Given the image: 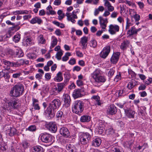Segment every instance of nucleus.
Returning a JSON list of instances; mask_svg holds the SVG:
<instances>
[{
	"instance_id": "nucleus-1",
	"label": "nucleus",
	"mask_w": 152,
	"mask_h": 152,
	"mask_svg": "<svg viewBox=\"0 0 152 152\" xmlns=\"http://www.w3.org/2000/svg\"><path fill=\"white\" fill-rule=\"evenodd\" d=\"M18 107L17 101L11 99L7 102L2 104L0 110L2 113L10 116L12 113L13 110L17 109Z\"/></svg>"
},
{
	"instance_id": "nucleus-2",
	"label": "nucleus",
	"mask_w": 152,
	"mask_h": 152,
	"mask_svg": "<svg viewBox=\"0 0 152 152\" xmlns=\"http://www.w3.org/2000/svg\"><path fill=\"white\" fill-rule=\"evenodd\" d=\"M24 91V86L20 83H18L11 88L9 95L12 97H19L22 95Z\"/></svg>"
},
{
	"instance_id": "nucleus-3",
	"label": "nucleus",
	"mask_w": 152,
	"mask_h": 152,
	"mask_svg": "<svg viewBox=\"0 0 152 152\" xmlns=\"http://www.w3.org/2000/svg\"><path fill=\"white\" fill-rule=\"evenodd\" d=\"M84 103L81 100H77L73 103L72 107V112L80 115L84 110Z\"/></svg>"
},
{
	"instance_id": "nucleus-4",
	"label": "nucleus",
	"mask_w": 152,
	"mask_h": 152,
	"mask_svg": "<svg viewBox=\"0 0 152 152\" xmlns=\"http://www.w3.org/2000/svg\"><path fill=\"white\" fill-rule=\"evenodd\" d=\"M101 71L98 69L95 70L91 74V76L94 80L96 83H104L106 80L105 77L101 75Z\"/></svg>"
},
{
	"instance_id": "nucleus-5",
	"label": "nucleus",
	"mask_w": 152,
	"mask_h": 152,
	"mask_svg": "<svg viewBox=\"0 0 152 152\" xmlns=\"http://www.w3.org/2000/svg\"><path fill=\"white\" fill-rule=\"evenodd\" d=\"M81 143L83 145H86L90 142L91 138L90 134L88 132H83L79 136Z\"/></svg>"
},
{
	"instance_id": "nucleus-6",
	"label": "nucleus",
	"mask_w": 152,
	"mask_h": 152,
	"mask_svg": "<svg viewBox=\"0 0 152 152\" xmlns=\"http://www.w3.org/2000/svg\"><path fill=\"white\" fill-rule=\"evenodd\" d=\"M40 136L41 141L45 143L51 142L53 139L52 136L51 134L47 132L41 133Z\"/></svg>"
},
{
	"instance_id": "nucleus-7",
	"label": "nucleus",
	"mask_w": 152,
	"mask_h": 152,
	"mask_svg": "<svg viewBox=\"0 0 152 152\" xmlns=\"http://www.w3.org/2000/svg\"><path fill=\"white\" fill-rule=\"evenodd\" d=\"M47 129L52 133H56L57 129V126L56 123L54 122H50L46 123L45 125Z\"/></svg>"
},
{
	"instance_id": "nucleus-8",
	"label": "nucleus",
	"mask_w": 152,
	"mask_h": 152,
	"mask_svg": "<svg viewBox=\"0 0 152 152\" xmlns=\"http://www.w3.org/2000/svg\"><path fill=\"white\" fill-rule=\"evenodd\" d=\"M110 51V47L109 45H107L104 47L100 53V57L103 58L105 59L109 55Z\"/></svg>"
},
{
	"instance_id": "nucleus-9",
	"label": "nucleus",
	"mask_w": 152,
	"mask_h": 152,
	"mask_svg": "<svg viewBox=\"0 0 152 152\" xmlns=\"http://www.w3.org/2000/svg\"><path fill=\"white\" fill-rule=\"evenodd\" d=\"M56 111L55 109H53V108L49 105L45 111L44 114L45 115L49 116L50 118H53L55 115Z\"/></svg>"
},
{
	"instance_id": "nucleus-10",
	"label": "nucleus",
	"mask_w": 152,
	"mask_h": 152,
	"mask_svg": "<svg viewBox=\"0 0 152 152\" xmlns=\"http://www.w3.org/2000/svg\"><path fill=\"white\" fill-rule=\"evenodd\" d=\"M116 107L114 104L109 106L106 110V113L108 115H113L115 114L117 112Z\"/></svg>"
},
{
	"instance_id": "nucleus-11",
	"label": "nucleus",
	"mask_w": 152,
	"mask_h": 152,
	"mask_svg": "<svg viewBox=\"0 0 152 152\" xmlns=\"http://www.w3.org/2000/svg\"><path fill=\"white\" fill-rule=\"evenodd\" d=\"M119 30V27L117 25L111 24L109 26L108 31L112 35L115 34Z\"/></svg>"
},
{
	"instance_id": "nucleus-12",
	"label": "nucleus",
	"mask_w": 152,
	"mask_h": 152,
	"mask_svg": "<svg viewBox=\"0 0 152 152\" xmlns=\"http://www.w3.org/2000/svg\"><path fill=\"white\" fill-rule=\"evenodd\" d=\"M120 53L119 52L114 53L110 59L111 64H116L118 61Z\"/></svg>"
},
{
	"instance_id": "nucleus-13",
	"label": "nucleus",
	"mask_w": 152,
	"mask_h": 152,
	"mask_svg": "<svg viewBox=\"0 0 152 152\" xmlns=\"http://www.w3.org/2000/svg\"><path fill=\"white\" fill-rule=\"evenodd\" d=\"M64 106L67 108L70 106L71 104V99L70 96L68 94H64L63 95Z\"/></svg>"
},
{
	"instance_id": "nucleus-14",
	"label": "nucleus",
	"mask_w": 152,
	"mask_h": 152,
	"mask_svg": "<svg viewBox=\"0 0 152 152\" xmlns=\"http://www.w3.org/2000/svg\"><path fill=\"white\" fill-rule=\"evenodd\" d=\"M60 133L64 137L67 138L70 136V133L68 129L65 127L61 128L59 130Z\"/></svg>"
},
{
	"instance_id": "nucleus-15",
	"label": "nucleus",
	"mask_w": 152,
	"mask_h": 152,
	"mask_svg": "<svg viewBox=\"0 0 152 152\" xmlns=\"http://www.w3.org/2000/svg\"><path fill=\"white\" fill-rule=\"evenodd\" d=\"M127 37H133L137 35L136 28L134 26L132 27L127 31Z\"/></svg>"
},
{
	"instance_id": "nucleus-16",
	"label": "nucleus",
	"mask_w": 152,
	"mask_h": 152,
	"mask_svg": "<svg viewBox=\"0 0 152 152\" xmlns=\"http://www.w3.org/2000/svg\"><path fill=\"white\" fill-rule=\"evenodd\" d=\"M60 100L58 99H55L53 100L49 105L56 110L61 105Z\"/></svg>"
},
{
	"instance_id": "nucleus-17",
	"label": "nucleus",
	"mask_w": 152,
	"mask_h": 152,
	"mask_svg": "<svg viewBox=\"0 0 152 152\" xmlns=\"http://www.w3.org/2000/svg\"><path fill=\"white\" fill-rule=\"evenodd\" d=\"M88 41V37L86 36H84L81 38L80 41V43L81 44L80 45L82 47V48L83 49H86L87 47Z\"/></svg>"
},
{
	"instance_id": "nucleus-18",
	"label": "nucleus",
	"mask_w": 152,
	"mask_h": 152,
	"mask_svg": "<svg viewBox=\"0 0 152 152\" xmlns=\"http://www.w3.org/2000/svg\"><path fill=\"white\" fill-rule=\"evenodd\" d=\"M99 24L102 29L105 30L107 27V24L108 23L107 19H104L102 16L99 17Z\"/></svg>"
},
{
	"instance_id": "nucleus-19",
	"label": "nucleus",
	"mask_w": 152,
	"mask_h": 152,
	"mask_svg": "<svg viewBox=\"0 0 152 152\" xmlns=\"http://www.w3.org/2000/svg\"><path fill=\"white\" fill-rule=\"evenodd\" d=\"M91 99L94 102L95 105L101 106L102 104L100 101V98L98 95L93 96Z\"/></svg>"
},
{
	"instance_id": "nucleus-20",
	"label": "nucleus",
	"mask_w": 152,
	"mask_h": 152,
	"mask_svg": "<svg viewBox=\"0 0 152 152\" xmlns=\"http://www.w3.org/2000/svg\"><path fill=\"white\" fill-rule=\"evenodd\" d=\"M101 142L102 140L100 138L95 137L93 138L92 142V145L95 147H98L100 145Z\"/></svg>"
},
{
	"instance_id": "nucleus-21",
	"label": "nucleus",
	"mask_w": 152,
	"mask_h": 152,
	"mask_svg": "<svg viewBox=\"0 0 152 152\" xmlns=\"http://www.w3.org/2000/svg\"><path fill=\"white\" fill-rule=\"evenodd\" d=\"M23 44L26 46H30L34 44V43L32 42V38L29 37H27L24 39L23 41Z\"/></svg>"
},
{
	"instance_id": "nucleus-22",
	"label": "nucleus",
	"mask_w": 152,
	"mask_h": 152,
	"mask_svg": "<svg viewBox=\"0 0 152 152\" xmlns=\"http://www.w3.org/2000/svg\"><path fill=\"white\" fill-rule=\"evenodd\" d=\"M82 96L81 89H76L74 91L72 94V96L75 99L81 97Z\"/></svg>"
},
{
	"instance_id": "nucleus-23",
	"label": "nucleus",
	"mask_w": 152,
	"mask_h": 152,
	"mask_svg": "<svg viewBox=\"0 0 152 152\" xmlns=\"http://www.w3.org/2000/svg\"><path fill=\"white\" fill-rule=\"evenodd\" d=\"M15 57L20 58L23 56L24 54L21 49L19 47H15Z\"/></svg>"
},
{
	"instance_id": "nucleus-24",
	"label": "nucleus",
	"mask_w": 152,
	"mask_h": 152,
	"mask_svg": "<svg viewBox=\"0 0 152 152\" xmlns=\"http://www.w3.org/2000/svg\"><path fill=\"white\" fill-rule=\"evenodd\" d=\"M66 149L68 152H77V149L75 146L72 144H67L66 146Z\"/></svg>"
},
{
	"instance_id": "nucleus-25",
	"label": "nucleus",
	"mask_w": 152,
	"mask_h": 152,
	"mask_svg": "<svg viewBox=\"0 0 152 152\" xmlns=\"http://www.w3.org/2000/svg\"><path fill=\"white\" fill-rule=\"evenodd\" d=\"M138 84V82L132 79L128 82L127 87L129 90H131L135 86Z\"/></svg>"
},
{
	"instance_id": "nucleus-26",
	"label": "nucleus",
	"mask_w": 152,
	"mask_h": 152,
	"mask_svg": "<svg viewBox=\"0 0 152 152\" xmlns=\"http://www.w3.org/2000/svg\"><path fill=\"white\" fill-rule=\"evenodd\" d=\"M104 5L107 7L108 11L110 12L113 11L114 8V7L112 6L111 4L107 0H104Z\"/></svg>"
},
{
	"instance_id": "nucleus-27",
	"label": "nucleus",
	"mask_w": 152,
	"mask_h": 152,
	"mask_svg": "<svg viewBox=\"0 0 152 152\" xmlns=\"http://www.w3.org/2000/svg\"><path fill=\"white\" fill-rule=\"evenodd\" d=\"M32 104L34 107V109L35 110H39L40 109L38 104L39 101L38 99L33 98L32 99Z\"/></svg>"
},
{
	"instance_id": "nucleus-28",
	"label": "nucleus",
	"mask_w": 152,
	"mask_h": 152,
	"mask_svg": "<svg viewBox=\"0 0 152 152\" xmlns=\"http://www.w3.org/2000/svg\"><path fill=\"white\" fill-rule=\"evenodd\" d=\"M63 77L62 75V73L61 72H59L53 78L54 80L57 82H59L63 80Z\"/></svg>"
},
{
	"instance_id": "nucleus-29",
	"label": "nucleus",
	"mask_w": 152,
	"mask_h": 152,
	"mask_svg": "<svg viewBox=\"0 0 152 152\" xmlns=\"http://www.w3.org/2000/svg\"><path fill=\"white\" fill-rule=\"evenodd\" d=\"M125 114L126 116L129 118H134L135 112L131 110H128L125 109Z\"/></svg>"
},
{
	"instance_id": "nucleus-30",
	"label": "nucleus",
	"mask_w": 152,
	"mask_h": 152,
	"mask_svg": "<svg viewBox=\"0 0 152 152\" xmlns=\"http://www.w3.org/2000/svg\"><path fill=\"white\" fill-rule=\"evenodd\" d=\"M31 11H28L26 10H16L13 12V14L15 15L27 14L29 13H31Z\"/></svg>"
},
{
	"instance_id": "nucleus-31",
	"label": "nucleus",
	"mask_w": 152,
	"mask_h": 152,
	"mask_svg": "<svg viewBox=\"0 0 152 152\" xmlns=\"http://www.w3.org/2000/svg\"><path fill=\"white\" fill-rule=\"evenodd\" d=\"M31 151L32 152H43V149L42 147L38 145L32 147Z\"/></svg>"
},
{
	"instance_id": "nucleus-32",
	"label": "nucleus",
	"mask_w": 152,
	"mask_h": 152,
	"mask_svg": "<svg viewBox=\"0 0 152 152\" xmlns=\"http://www.w3.org/2000/svg\"><path fill=\"white\" fill-rule=\"evenodd\" d=\"M42 22V20L41 19L38 17H35L33 18L30 21V22L32 24H34L37 23L39 24H40Z\"/></svg>"
},
{
	"instance_id": "nucleus-33",
	"label": "nucleus",
	"mask_w": 152,
	"mask_h": 152,
	"mask_svg": "<svg viewBox=\"0 0 152 152\" xmlns=\"http://www.w3.org/2000/svg\"><path fill=\"white\" fill-rule=\"evenodd\" d=\"M15 32L12 26L10 27L7 34H6V37L7 38H10L13 35Z\"/></svg>"
},
{
	"instance_id": "nucleus-34",
	"label": "nucleus",
	"mask_w": 152,
	"mask_h": 152,
	"mask_svg": "<svg viewBox=\"0 0 152 152\" xmlns=\"http://www.w3.org/2000/svg\"><path fill=\"white\" fill-rule=\"evenodd\" d=\"M22 75V72H19L17 73L13 74L12 75V77L13 78L17 79L18 78L20 80H23L24 78L23 77H21L20 76Z\"/></svg>"
},
{
	"instance_id": "nucleus-35",
	"label": "nucleus",
	"mask_w": 152,
	"mask_h": 152,
	"mask_svg": "<svg viewBox=\"0 0 152 152\" xmlns=\"http://www.w3.org/2000/svg\"><path fill=\"white\" fill-rule=\"evenodd\" d=\"M16 129L13 127H10V129L7 130V133L10 136H12L16 134Z\"/></svg>"
},
{
	"instance_id": "nucleus-36",
	"label": "nucleus",
	"mask_w": 152,
	"mask_h": 152,
	"mask_svg": "<svg viewBox=\"0 0 152 152\" xmlns=\"http://www.w3.org/2000/svg\"><path fill=\"white\" fill-rule=\"evenodd\" d=\"M90 119L91 117L89 116L85 115L81 116L80 120L82 122H88L90 121Z\"/></svg>"
},
{
	"instance_id": "nucleus-37",
	"label": "nucleus",
	"mask_w": 152,
	"mask_h": 152,
	"mask_svg": "<svg viewBox=\"0 0 152 152\" xmlns=\"http://www.w3.org/2000/svg\"><path fill=\"white\" fill-rule=\"evenodd\" d=\"M129 42L128 40L124 41L121 43L120 46V48L122 50H125L129 47Z\"/></svg>"
},
{
	"instance_id": "nucleus-38",
	"label": "nucleus",
	"mask_w": 152,
	"mask_h": 152,
	"mask_svg": "<svg viewBox=\"0 0 152 152\" xmlns=\"http://www.w3.org/2000/svg\"><path fill=\"white\" fill-rule=\"evenodd\" d=\"M105 132L107 135H112L114 133V130L113 128L108 126L106 127L105 130Z\"/></svg>"
},
{
	"instance_id": "nucleus-39",
	"label": "nucleus",
	"mask_w": 152,
	"mask_h": 152,
	"mask_svg": "<svg viewBox=\"0 0 152 152\" xmlns=\"http://www.w3.org/2000/svg\"><path fill=\"white\" fill-rule=\"evenodd\" d=\"M2 62L6 66H7L6 69L8 70L10 69V66H11L12 62L4 59H3Z\"/></svg>"
},
{
	"instance_id": "nucleus-40",
	"label": "nucleus",
	"mask_w": 152,
	"mask_h": 152,
	"mask_svg": "<svg viewBox=\"0 0 152 152\" xmlns=\"http://www.w3.org/2000/svg\"><path fill=\"white\" fill-rule=\"evenodd\" d=\"M38 41L39 43L42 44H45L46 43V41L42 35H40L37 38Z\"/></svg>"
},
{
	"instance_id": "nucleus-41",
	"label": "nucleus",
	"mask_w": 152,
	"mask_h": 152,
	"mask_svg": "<svg viewBox=\"0 0 152 152\" xmlns=\"http://www.w3.org/2000/svg\"><path fill=\"white\" fill-rule=\"evenodd\" d=\"M127 93L126 91V89L124 88L118 91V94L119 97H122L127 95Z\"/></svg>"
},
{
	"instance_id": "nucleus-42",
	"label": "nucleus",
	"mask_w": 152,
	"mask_h": 152,
	"mask_svg": "<svg viewBox=\"0 0 152 152\" xmlns=\"http://www.w3.org/2000/svg\"><path fill=\"white\" fill-rule=\"evenodd\" d=\"M58 92L59 93L63 90L65 86V84L64 83H58L57 84Z\"/></svg>"
},
{
	"instance_id": "nucleus-43",
	"label": "nucleus",
	"mask_w": 152,
	"mask_h": 152,
	"mask_svg": "<svg viewBox=\"0 0 152 152\" xmlns=\"http://www.w3.org/2000/svg\"><path fill=\"white\" fill-rule=\"evenodd\" d=\"M115 73V70L113 68L108 69L107 71V73L108 77L111 78L114 75Z\"/></svg>"
},
{
	"instance_id": "nucleus-44",
	"label": "nucleus",
	"mask_w": 152,
	"mask_h": 152,
	"mask_svg": "<svg viewBox=\"0 0 152 152\" xmlns=\"http://www.w3.org/2000/svg\"><path fill=\"white\" fill-rule=\"evenodd\" d=\"M20 66L23 65L24 64L28 65L29 64V61L26 59H21L18 60Z\"/></svg>"
},
{
	"instance_id": "nucleus-45",
	"label": "nucleus",
	"mask_w": 152,
	"mask_h": 152,
	"mask_svg": "<svg viewBox=\"0 0 152 152\" xmlns=\"http://www.w3.org/2000/svg\"><path fill=\"white\" fill-rule=\"evenodd\" d=\"M26 0H16L15 2V5L18 7L22 6L25 3Z\"/></svg>"
},
{
	"instance_id": "nucleus-46",
	"label": "nucleus",
	"mask_w": 152,
	"mask_h": 152,
	"mask_svg": "<svg viewBox=\"0 0 152 152\" xmlns=\"http://www.w3.org/2000/svg\"><path fill=\"white\" fill-rule=\"evenodd\" d=\"M57 42L58 41L57 39L55 37H54L51 42V45L50 47V49H52V48L54 47L56 45H57Z\"/></svg>"
},
{
	"instance_id": "nucleus-47",
	"label": "nucleus",
	"mask_w": 152,
	"mask_h": 152,
	"mask_svg": "<svg viewBox=\"0 0 152 152\" xmlns=\"http://www.w3.org/2000/svg\"><path fill=\"white\" fill-rule=\"evenodd\" d=\"M89 44L91 47L95 48L96 47L97 45V42L96 40L93 39L90 41Z\"/></svg>"
},
{
	"instance_id": "nucleus-48",
	"label": "nucleus",
	"mask_w": 152,
	"mask_h": 152,
	"mask_svg": "<svg viewBox=\"0 0 152 152\" xmlns=\"http://www.w3.org/2000/svg\"><path fill=\"white\" fill-rule=\"evenodd\" d=\"M20 39V35L19 34H16L13 38V41L15 42H18Z\"/></svg>"
},
{
	"instance_id": "nucleus-49",
	"label": "nucleus",
	"mask_w": 152,
	"mask_h": 152,
	"mask_svg": "<svg viewBox=\"0 0 152 152\" xmlns=\"http://www.w3.org/2000/svg\"><path fill=\"white\" fill-rule=\"evenodd\" d=\"M56 117L58 119H63L64 117V115L63 113L61 111H58L56 114Z\"/></svg>"
},
{
	"instance_id": "nucleus-50",
	"label": "nucleus",
	"mask_w": 152,
	"mask_h": 152,
	"mask_svg": "<svg viewBox=\"0 0 152 152\" xmlns=\"http://www.w3.org/2000/svg\"><path fill=\"white\" fill-rule=\"evenodd\" d=\"M53 23L54 24L56 25L57 26L61 28H64L65 27V26L64 24L60 23L58 22L54 21L53 22Z\"/></svg>"
},
{
	"instance_id": "nucleus-51",
	"label": "nucleus",
	"mask_w": 152,
	"mask_h": 152,
	"mask_svg": "<svg viewBox=\"0 0 152 152\" xmlns=\"http://www.w3.org/2000/svg\"><path fill=\"white\" fill-rule=\"evenodd\" d=\"M66 16L67 18V19L68 20L70 21L73 23H74L75 22L76 20L74 19V18H72V17H71L70 15V13L67 12L66 13Z\"/></svg>"
},
{
	"instance_id": "nucleus-52",
	"label": "nucleus",
	"mask_w": 152,
	"mask_h": 152,
	"mask_svg": "<svg viewBox=\"0 0 152 152\" xmlns=\"http://www.w3.org/2000/svg\"><path fill=\"white\" fill-rule=\"evenodd\" d=\"M27 56L29 58L32 60L35 59L36 58V55L32 53H28Z\"/></svg>"
},
{
	"instance_id": "nucleus-53",
	"label": "nucleus",
	"mask_w": 152,
	"mask_h": 152,
	"mask_svg": "<svg viewBox=\"0 0 152 152\" xmlns=\"http://www.w3.org/2000/svg\"><path fill=\"white\" fill-rule=\"evenodd\" d=\"M63 53L61 50H60L58 51L56 54V58L58 60H60L61 59V56H62Z\"/></svg>"
},
{
	"instance_id": "nucleus-54",
	"label": "nucleus",
	"mask_w": 152,
	"mask_h": 152,
	"mask_svg": "<svg viewBox=\"0 0 152 152\" xmlns=\"http://www.w3.org/2000/svg\"><path fill=\"white\" fill-rule=\"evenodd\" d=\"M126 30L129 29L130 26L132 25V24L130 23L129 19L128 18H126Z\"/></svg>"
},
{
	"instance_id": "nucleus-55",
	"label": "nucleus",
	"mask_w": 152,
	"mask_h": 152,
	"mask_svg": "<svg viewBox=\"0 0 152 152\" xmlns=\"http://www.w3.org/2000/svg\"><path fill=\"white\" fill-rule=\"evenodd\" d=\"M121 74L120 72L117 73V74L116 76L114 79L115 81L117 82L121 80Z\"/></svg>"
},
{
	"instance_id": "nucleus-56",
	"label": "nucleus",
	"mask_w": 152,
	"mask_h": 152,
	"mask_svg": "<svg viewBox=\"0 0 152 152\" xmlns=\"http://www.w3.org/2000/svg\"><path fill=\"white\" fill-rule=\"evenodd\" d=\"M104 123L102 121H99L98 122V128H104Z\"/></svg>"
},
{
	"instance_id": "nucleus-57",
	"label": "nucleus",
	"mask_w": 152,
	"mask_h": 152,
	"mask_svg": "<svg viewBox=\"0 0 152 152\" xmlns=\"http://www.w3.org/2000/svg\"><path fill=\"white\" fill-rule=\"evenodd\" d=\"M20 22L18 23L17 25H15V23L14 25L12 26V27L13 28L15 32L18 31L20 29V27L19 26V25H20Z\"/></svg>"
},
{
	"instance_id": "nucleus-58",
	"label": "nucleus",
	"mask_w": 152,
	"mask_h": 152,
	"mask_svg": "<svg viewBox=\"0 0 152 152\" xmlns=\"http://www.w3.org/2000/svg\"><path fill=\"white\" fill-rule=\"evenodd\" d=\"M7 148V145H1L0 147V152H6Z\"/></svg>"
},
{
	"instance_id": "nucleus-59",
	"label": "nucleus",
	"mask_w": 152,
	"mask_h": 152,
	"mask_svg": "<svg viewBox=\"0 0 152 152\" xmlns=\"http://www.w3.org/2000/svg\"><path fill=\"white\" fill-rule=\"evenodd\" d=\"M64 78L66 81H68L70 78V74L68 72H66L64 74Z\"/></svg>"
},
{
	"instance_id": "nucleus-60",
	"label": "nucleus",
	"mask_w": 152,
	"mask_h": 152,
	"mask_svg": "<svg viewBox=\"0 0 152 152\" xmlns=\"http://www.w3.org/2000/svg\"><path fill=\"white\" fill-rule=\"evenodd\" d=\"M36 127L35 125H31L28 128V130L30 131L33 132L36 131Z\"/></svg>"
},
{
	"instance_id": "nucleus-61",
	"label": "nucleus",
	"mask_w": 152,
	"mask_h": 152,
	"mask_svg": "<svg viewBox=\"0 0 152 152\" xmlns=\"http://www.w3.org/2000/svg\"><path fill=\"white\" fill-rule=\"evenodd\" d=\"M15 50L11 49H10L8 50V53L11 56L15 57Z\"/></svg>"
},
{
	"instance_id": "nucleus-62",
	"label": "nucleus",
	"mask_w": 152,
	"mask_h": 152,
	"mask_svg": "<svg viewBox=\"0 0 152 152\" xmlns=\"http://www.w3.org/2000/svg\"><path fill=\"white\" fill-rule=\"evenodd\" d=\"M128 73L129 75L131 76V78H134L136 74L135 73L131 70H130L128 71Z\"/></svg>"
},
{
	"instance_id": "nucleus-63",
	"label": "nucleus",
	"mask_w": 152,
	"mask_h": 152,
	"mask_svg": "<svg viewBox=\"0 0 152 152\" xmlns=\"http://www.w3.org/2000/svg\"><path fill=\"white\" fill-rule=\"evenodd\" d=\"M76 84L78 86L81 87L83 85V82L82 80H77L76 81Z\"/></svg>"
},
{
	"instance_id": "nucleus-64",
	"label": "nucleus",
	"mask_w": 152,
	"mask_h": 152,
	"mask_svg": "<svg viewBox=\"0 0 152 152\" xmlns=\"http://www.w3.org/2000/svg\"><path fill=\"white\" fill-rule=\"evenodd\" d=\"M3 77H4L6 79V80L7 81V80H8V79L10 78V76L9 75V73L8 72H4Z\"/></svg>"
}]
</instances>
